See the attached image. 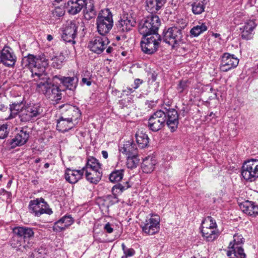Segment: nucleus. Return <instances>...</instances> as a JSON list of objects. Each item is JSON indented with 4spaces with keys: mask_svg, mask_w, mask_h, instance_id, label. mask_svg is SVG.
<instances>
[{
    "mask_svg": "<svg viewBox=\"0 0 258 258\" xmlns=\"http://www.w3.org/2000/svg\"><path fill=\"white\" fill-rule=\"evenodd\" d=\"M9 111L10 113L5 119L13 118L18 115L22 122H27L40 116L43 109L39 104H24L22 101L10 104Z\"/></svg>",
    "mask_w": 258,
    "mask_h": 258,
    "instance_id": "1",
    "label": "nucleus"
},
{
    "mask_svg": "<svg viewBox=\"0 0 258 258\" xmlns=\"http://www.w3.org/2000/svg\"><path fill=\"white\" fill-rule=\"evenodd\" d=\"M22 63L24 67L31 69V76L37 82L48 77L45 71L48 62L44 54L38 55L29 54L23 58Z\"/></svg>",
    "mask_w": 258,
    "mask_h": 258,
    "instance_id": "2",
    "label": "nucleus"
},
{
    "mask_svg": "<svg viewBox=\"0 0 258 258\" xmlns=\"http://www.w3.org/2000/svg\"><path fill=\"white\" fill-rule=\"evenodd\" d=\"M37 89L51 100L57 101L61 99V90L50 83L48 77L37 81Z\"/></svg>",
    "mask_w": 258,
    "mask_h": 258,
    "instance_id": "3",
    "label": "nucleus"
},
{
    "mask_svg": "<svg viewBox=\"0 0 258 258\" xmlns=\"http://www.w3.org/2000/svg\"><path fill=\"white\" fill-rule=\"evenodd\" d=\"M97 29L98 33L105 36L112 29L113 25L112 15L108 9L102 10L96 19Z\"/></svg>",
    "mask_w": 258,
    "mask_h": 258,
    "instance_id": "4",
    "label": "nucleus"
},
{
    "mask_svg": "<svg viewBox=\"0 0 258 258\" xmlns=\"http://www.w3.org/2000/svg\"><path fill=\"white\" fill-rule=\"evenodd\" d=\"M202 236L207 241H213L219 236V231L215 220L208 216L202 222L201 226Z\"/></svg>",
    "mask_w": 258,
    "mask_h": 258,
    "instance_id": "5",
    "label": "nucleus"
},
{
    "mask_svg": "<svg viewBox=\"0 0 258 258\" xmlns=\"http://www.w3.org/2000/svg\"><path fill=\"white\" fill-rule=\"evenodd\" d=\"M160 25V20L157 15L148 17L139 26V32L143 36L158 34L157 31Z\"/></svg>",
    "mask_w": 258,
    "mask_h": 258,
    "instance_id": "6",
    "label": "nucleus"
},
{
    "mask_svg": "<svg viewBox=\"0 0 258 258\" xmlns=\"http://www.w3.org/2000/svg\"><path fill=\"white\" fill-rule=\"evenodd\" d=\"M163 39L172 48L177 47L185 42L182 30L177 27L169 28L164 33Z\"/></svg>",
    "mask_w": 258,
    "mask_h": 258,
    "instance_id": "7",
    "label": "nucleus"
},
{
    "mask_svg": "<svg viewBox=\"0 0 258 258\" xmlns=\"http://www.w3.org/2000/svg\"><path fill=\"white\" fill-rule=\"evenodd\" d=\"M241 175L244 180L249 182L258 178V160L252 159L245 161L241 167Z\"/></svg>",
    "mask_w": 258,
    "mask_h": 258,
    "instance_id": "8",
    "label": "nucleus"
},
{
    "mask_svg": "<svg viewBox=\"0 0 258 258\" xmlns=\"http://www.w3.org/2000/svg\"><path fill=\"white\" fill-rule=\"evenodd\" d=\"M161 41L158 34L144 36V39L141 42L142 50L146 54H152L157 51Z\"/></svg>",
    "mask_w": 258,
    "mask_h": 258,
    "instance_id": "9",
    "label": "nucleus"
},
{
    "mask_svg": "<svg viewBox=\"0 0 258 258\" xmlns=\"http://www.w3.org/2000/svg\"><path fill=\"white\" fill-rule=\"evenodd\" d=\"M160 217L157 215H152L147 218L141 226L143 231L146 234L153 235L159 231Z\"/></svg>",
    "mask_w": 258,
    "mask_h": 258,
    "instance_id": "10",
    "label": "nucleus"
},
{
    "mask_svg": "<svg viewBox=\"0 0 258 258\" xmlns=\"http://www.w3.org/2000/svg\"><path fill=\"white\" fill-rule=\"evenodd\" d=\"M166 115L165 111L159 110L155 112L149 118L148 126L153 132L161 130L166 122Z\"/></svg>",
    "mask_w": 258,
    "mask_h": 258,
    "instance_id": "11",
    "label": "nucleus"
},
{
    "mask_svg": "<svg viewBox=\"0 0 258 258\" xmlns=\"http://www.w3.org/2000/svg\"><path fill=\"white\" fill-rule=\"evenodd\" d=\"M59 108L61 110V116L78 123L81 115L78 108L70 104H64Z\"/></svg>",
    "mask_w": 258,
    "mask_h": 258,
    "instance_id": "12",
    "label": "nucleus"
},
{
    "mask_svg": "<svg viewBox=\"0 0 258 258\" xmlns=\"http://www.w3.org/2000/svg\"><path fill=\"white\" fill-rule=\"evenodd\" d=\"M29 209L37 216H39L44 213L51 214L52 213L51 209L48 208V205L42 198L31 201L29 204Z\"/></svg>",
    "mask_w": 258,
    "mask_h": 258,
    "instance_id": "13",
    "label": "nucleus"
},
{
    "mask_svg": "<svg viewBox=\"0 0 258 258\" xmlns=\"http://www.w3.org/2000/svg\"><path fill=\"white\" fill-rule=\"evenodd\" d=\"M109 43L105 36H95L89 43L88 47L93 52L100 54L103 52Z\"/></svg>",
    "mask_w": 258,
    "mask_h": 258,
    "instance_id": "14",
    "label": "nucleus"
},
{
    "mask_svg": "<svg viewBox=\"0 0 258 258\" xmlns=\"http://www.w3.org/2000/svg\"><path fill=\"white\" fill-rule=\"evenodd\" d=\"M238 63L239 60L234 56V55L230 54L229 53H225L221 58L220 66V70L224 72H227L236 68Z\"/></svg>",
    "mask_w": 258,
    "mask_h": 258,
    "instance_id": "15",
    "label": "nucleus"
},
{
    "mask_svg": "<svg viewBox=\"0 0 258 258\" xmlns=\"http://www.w3.org/2000/svg\"><path fill=\"white\" fill-rule=\"evenodd\" d=\"M135 19L130 14H126L121 17L117 24L118 31L121 32H128L135 26Z\"/></svg>",
    "mask_w": 258,
    "mask_h": 258,
    "instance_id": "16",
    "label": "nucleus"
},
{
    "mask_svg": "<svg viewBox=\"0 0 258 258\" xmlns=\"http://www.w3.org/2000/svg\"><path fill=\"white\" fill-rule=\"evenodd\" d=\"M77 27L75 22H68L65 25L62 34V39L67 42H72L75 44L74 40L77 35Z\"/></svg>",
    "mask_w": 258,
    "mask_h": 258,
    "instance_id": "17",
    "label": "nucleus"
},
{
    "mask_svg": "<svg viewBox=\"0 0 258 258\" xmlns=\"http://www.w3.org/2000/svg\"><path fill=\"white\" fill-rule=\"evenodd\" d=\"M0 60L4 65L12 67L16 62V56L12 48L5 47L1 51Z\"/></svg>",
    "mask_w": 258,
    "mask_h": 258,
    "instance_id": "18",
    "label": "nucleus"
},
{
    "mask_svg": "<svg viewBox=\"0 0 258 258\" xmlns=\"http://www.w3.org/2000/svg\"><path fill=\"white\" fill-rule=\"evenodd\" d=\"M166 124L171 132L175 131L177 128L178 121V114L177 111L174 109L166 110Z\"/></svg>",
    "mask_w": 258,
    "mask_h": 258,
    "instance_id": "19",
    "label": "nucleus"
},
{
    "mask_svg": "<svg viewBox=\"0 0 258 258\" xmlns=\"http://www.w3.org/2000/svg\"><path fill=\"white\" fill-rule=\"evenodd\" d=\"M256 24L254 20H248L244 23V25L240 28L241 37L246 40L251 39L253 35V30Z\"/></svg>",
    "mask_w": 258,
    "mask_h": 258,
    "instance_id": "20",
    "label": "nucleus"
},
{
    "mask_svg": "<svg viewBox=\"0 0 258 258\" xmlns=\"http://www.w3.org/2000/svg\"><path fill=\"white\" fill-rule=\"evenodd\" d=\"M239 206L241 210L248 215L256 216L258 215V205L252 202L245 201Z\"/></svg>",
    "mask_w": 258,
    "mask_h": 258,
    "instance_id": "21",
    "label": "nucleus"
},
{
    "mask_svg": "<svg viewBox=\"0 0 258 258\" xmlns=\"http://www.w3.org/2000/svg\"><path fill=\"white\" fill-rule=\"evenodd\" d=\"M233 238L234 243H232V242H231L229 243L227 252H230L231 253H235V254L238 255L237 251L239 250H241L243 255H244V258H246V255L244 252V250L240 245V244L243 243L244 242V239L242 236L241 235L236 234L234 235Z\"/></svg>",
    "mask_w": 258,
    "mask_h": 258,
    "instance_id": "22",
    "label": "nucleus"
},
{
    "mask_svg": "<svg viewBox=\"0 0 258 258\" xmlns=\"http://www.w3.org/2000/svg\"><path fill=\"white\" fill-rule=\"evenodd\" d=\"M87 0H69L67 8L69 14L76 15L79 13L84 7Z\"/></svg>",
    "mask_w": 258,
    "mask_h": 258,
    "instance_id": "23",
    "label": "nucleus"
},
{
    "mask_svg": "<svg viewBox=\"0 0 258 258\" xmlns=\"http://www.w3.org/2000/svg\"><path fill=\"white\" fill-rule=\"evenodd\" d=\"M77 124L78 123L76 122L60 116L57 120L56 128L59 132L64 133L74 128Z\"/></svg>",
    "mask_w": 258,
    "mask_h": 258,
    "instance_id": "24",
    "label": "nucleus"
},
{
    "mask_svg": "<svg viewBox=\"0 0 258 258\" xmlns=\"http://www.w3.org/2000/svg\"><path fill=\"white\" fill-rule=\"evenodd\" d=\"M13 233L24 240V242L34 236V232L31 228L27 227H16L13 230Z\"/></svg>",
    "mask_w": 258,
    "mask_h": 258,
    "instance_id": "25",
    "label": "nucleus"
},
{
    "mask_svg": "<svg viewBox=\"0 0 258 258\" xmlns=\"http://www.w3.org/2000/svg\"><path fill=\"white\" fill-rule=\"evenodd\" d=\"M84 172L81 170H73L67 168L65 172V178L69 182L74 184L82 178Z\"/></svg>",
    "mask_w": 258,
    "mask_h": 258,
    "instance_id": "26",
    "label": "nucleus"
},
{
    "mask_svg": "<svg viewBox=\"0 0 258 258\" xmlns=\"http://www.w3.org/2000/svg\"><path fill=\"white\" fill-rule=\"evenodd\" d=\"M29 137V134L23 130H21L12 140L11 145L12 147L20 146L25 144Z\"/></svg>",
    "mask_w": 258,
    "mask_h": 258,
    "instance_id": "27",
    "label": "nucleus"
},
{
    "mask_svg": "<svg viewBox=\"0 0 258 258\" xmlns=\"http://www.w3.org/2000/svg\"><path fill=\"white\" fill-rule=\"evenodd\" d=\"M157 161L152 156H149L143 159L142 169L144 173H150L154 171Z\"/></svg>",
    "mask_w": 258,
    "mask_h": 258,
    "instance_id": "28",
    "label": "nucleus"
},
{
    "mask_svg": "<svg viewBox=\"0 0 258 258\" xmlns=\"http://www.w3.org/2000/svg\"><path fill=\"white\" fill-rule=\"evenodd\" d=\"M120 151L128 156L137 155L138 154L137 145L132 140L125 142Z\"/></svg>",
    "mask_w": 258,
    "mask_h": 258,
    "instance_id": "29",
    "label": "nucleus"
},
{
    "mask_svg": "<svg viewBox=\"0 0 258 258\" xmlns=\"http://www.w3.org/2000/svg\"><path fill=\"white\" fill-rule=\"evenodd\" d=\"M96 169H102V164L94 157L92 156L88 157L87 159L85 166L82 168L83 172Z\"/></svg>",
    "mask_w": 258,
    "mask_h": 258,
    "instance_id": "30",
    "label": "nucleus"
},
{
    "mask_svg": "<svg viewBox=\"0 0 258 258\" xmlns=\"http://www.w3.org/2000/svg\"><path fill=\"white\" fill-rule=\"evenodd\" d=\"M86 179L90 183L97 184L102 176V169L84 171Z\"/></svg>",
    "mask_w": 258,
    "mask_h": 258,
    "instance_id": "31",
    "label": "nucleus"
},
{
    "mask_svg": "<svg viewBox=\"0 0 258 258\" xmlns=\"http://www.w3.org/2000/svg\"><path fill=\"white\" fill-rule=\"evenodd\" d=\"M166 0H146V9L151 13H156L164 5Z\"/></svg>",
    "mask_w": 258,
    "mask_h": 258,
    "instance_id": "32",
    "label": "nucleus"
},
{
    "mask_svg": "<svg viewBox=\"0 0 258 258\" xmlns=\"http://www.w3.org/2000/svg\"><path fill=\"white\" fill-rule=\"evenodd\" d=\"M84 7L83 11L84 18L88 20L94 18L96 15V11L93 2L91 0L88 2L86 1Z\"/></svg>",
    "mask_w": 258,
    "mask_h": 258,
    "instance_id": "33",
    "label": "nucleus"
},
{
    "mask_svg": "<svg viewBox=\"0 0 258 258\" xmlns=\"http://www.w3.org/2000/svg\"><path fill=\"white\" fill-rule=\"evenodd\" d=\"M73 223L72 217L70 216H64L60 220L55 223L54 226V230L58 229L60 230H63L66 228L71 225Z\"/></svg>",
    "mask_w": 258,
    "mask_h": 258,
    "instance_id": "34",
    "label": "nucleus"
},
{
    "mask_svg": "<svg viewBox=\"0 0 258 258\" xmlns=\"http://www.w3.org/2000/svg\"><path fill=\"white\" fill-rule=\"evenodd\" d=\"M136 139L139 147L143 149L148 146L149 138L145 133L141 131H138L136 134Z\"/></svg>",
    "mask_w": 258,
    "mask_h": 258,
    "instance_id": "35",
    "label": "nucleus"
},
{
    "mask_svg": "<svg viewBox=\"0 0 258 258\" xmlns=\"http://www.w3.org/2000/svg\"><path fill=\"white\" fill-rule=\"evenodd\" d=\"M11 245L17 249L20 250H22V247H23L24 249H27V248H29L32 245H30V243L28 242V244H26L25 242H24V240L18 236L14 234L11 241Z\"/></svg>",
    "mask_w": 258,
    "mask_h": 258,
    "instance_id": "36",
    "label": "nucleus"
},
{
    "mask_svg": "<svg viewBox=\"0 0 258 258\" xmlns=\"http://www.w3.org/2000/svg\"><path fill=\"white\" fill-rule=\"evenodd\" d=\"M59 79L68 89L73 90L76 88L77 80L75 77H61Z\"/></svg>",
    "mask_w": 258,
    "mask_h": 258,
    "instance_id": "37",
    "label": "nucleus"
},
{
    "mask_svg": "<svg viewBox=\"0 0 258 258\" xmlns=\"http://www.w3.org/2000/svg\"><path fill=\"white\" fill-rule=\"evenodd\" d=\"M207 30L205 23L199 22L198 25L194 26L190 31L191 35L197 37Z\"/></svg>",
    "mask_w": 258,
    "mask_h": 258,
    "instance_id": "38",
    "label": "nucleus"
},
{
    "mask_svg": "<svg viewBox=\"0 0 258 258\" xmlns=\"http://www.w3.org/2000/svg\"><path fill=\"white\" fill-rule=\"evenodd\" d=\"M204 1H197L191 5L192 12L194 14L199 15L204 11L205 8Z\"/></svg>",
    "mask_w": 258,
    "mask_h": 258,
    "instance_id": "39",
    "label": "nucleus"
},
{
    "mask_svg": "<svg viewBox=\"0 0 258 258\" xmlns=\"http://www.w3.org/2000/svg\"><path fill=\"white\" fill-rule=\"evenodd\" d=\"M124 170H115L112 171L109 175V180L112 182H117L120 181L123 178Z\"/></svg>",
    "mask_w": 258,
    "mask_h": 258,
    "instance_id": "40",
    "label": "nucleus"
},
{
    "mask_svg": "<svg viewBox=\"0 0 258 258\" xmlns=\"http://www.w3.org/2000/svg\"><path fill=\"white\" fill-rule=\"evenodd\" d=\"M52 66L56 69H60L62 66V63L64 60V57L62 55H59L52 57Z\"/></svg>",
    "mask_w": 258,
    "mask_h": 258,
    "instance_id": "41",
    "label": "nucleus"
},
{
    "mask_svg": "<svg viewBox=\"0 0 258 258\" xmlns=\"http://www.w3.org/2000/svg\"><path fill=\"white\" fill-rule=\"evenodd\" d=\"M139 161L137 155L127 156L126 165L128 168L133 169L138 165Z\"/></svg>",
    "mask_w": 258,
    "mask_h": 258,
    "instance_id": "42",
    "label": "nucleus"
},
{
    "mask_svg": "<svg viewBox=\"0 0 258 258\" xmlns=\"http://www.w3.org/2000/svg\"><path fill=\"white\" fill-rule=\"evenodd\" d=\"M9 133L8 125L7 124H0V139H4L7 138Z\"/></svg>",
    "mask_w": 258,
    "mask_h": 258,
    "instance_id": "43",
    "label": "nucleus"
},
{
    "mask_svg": "<svg viewBox=\"0 0 258 258\" xmlns=\"http://www.w3.org/2000/svg\"><path fill=\"white\" fill-rule=\"evenodd\" d=\"M105 202H108V205H112L118 202V199L115 195L112 194L106 197Z\"/></svg>",
    "mask_w": 258,
    "mask_h": 258,
    "instance_id": "44",
    "label": "nucleus"
},
{
    "mask_svg": "<svg viewBox=\"0 0 258 258\" xmlns=\"http://www.w3.org/2000/svg\"><path fill=\"white\" fill-rule=\"evenodd\" d=\"M64 7L63 6H60L55 8L53 12V14L56 17H61L64 14Z\"/></svg>",
    "mask_w": 258,
    "mask_h": 258,
    "instance_id": "45",
    "label": "nucleus"
},
{
    "mask_svg": "<svg viewBox=\"0 0 258 258\" xmlns=\"http://www.w3.org/2000/svg\"><path fill=\"white\" fill-rule=\"evenodd\" d=\"M121 247L124 254L127 256H133L135 253L134 249L133 248H127L124 243H122Z\"/></svg>",
    "mask_w": 258,
    "mask_h": 258,
    "instance_id": "46",
    "label": "nucleus"
},
{
    "mask_svg": "<svg viewBox=\"0 0 258 258\" xmlns=\"http://www.w3.org/2000/svg\"><path fill=\"white\" fill-rule=\"evenodd\" d=\"M238 255H236L235 253H231L230 252H227V255L228 258H244V255L242 253L241 250H239L237 251Z\"/></svg>",
    "mask_w": 258,
    "mask_h": 258,
    "instance_id": "47",
    "label": "nucleus"
},
{
    "mask_svg": "<svg viewBox=\"0 0 258 258\" xmlns=\"http://www.w3.org/2000/svg\"><path fill=\"white\" fill-rule=\"evenodd\" d=\"M187 81H181L178 85L177 89L179 93H182L187 88Z\"/></svg>",
    "mask_w": 258,
    "mask_h": 258,
    "instance_id": "48",
    "label": "nucleus"
},
{
    "mask_svg": "<svg viewBox=\"0 0 258 258\" xmlns=\"http://www.w3.org/2000/svg\"><path fill=\"white\" fill-rule=\"evenodd\" d=\"M130 187V185L128 184V182H126L125 183V185H123L122 184H119L118 186H114L113 188H118V189H119L120 190V191L121 192H122V191H123V190L126 189L127 188H128Z\"/></svg>",
    "mask_w": 258,
    "mask_h": 258,
    "instance_id": "49",
    "label": "nucleus"
},
{
    "mask_svg": "<svg viewBox=\"0 0 258 258\" xmlns=\"http://www.w3.org/2000/svg\"><path fill=\"white\" fill-rule=\"evenodd\" d=\"M104 228L105 230V231L108 233H111L113 231V229L111 227V225L109 223H107L104 226Z\"/></svg>",
    "mask_w": 258,
    "mask_h": 258,
    "instance_id": "50",
    "label": "nucleus"
},
{
    "mask_svg": "<svg viewBox=\"0 0 258 258\" xmlns=\"http://www.w3.org/2000/svg\"><path fill=\"white\" fill-rule=\"evenodd\" d=\"M142 82H143L142 81L139 79H136L134 81V83H135V86L134 87V88L135 89L138 88L139 87V86H140V85H141L142 83Z\"/></svg>",
    "mask_w": 258,
    "mask_h": 258,
    "instance_id": "51",
    "label": "nucleus"
},
{
    "mask_svg": "<svg viewBox=\"0 0 258 258\" xmlns=\"http://www.w3.org/2000/svg\"><path fill=\"white\" fill-rule=\"evenodd\" d=\"M82 82L84 84H86L88 86L91 85V82L90 81L89 79L83 78L82 80Z\"/></svg>",
    "mask_w": 258,
    "mask_h": 258,
    "instance_id": "52",
    "label": "nucleus"
},
{
    "mask_svg": "<svg viewBox=\"0 0 258 258\" xmlns=\"http://www.w3.org/2000/svg\"><path fill=\"white\" fill-rule=\"evenodd\" d=\"M8 110V107L4 104H0V111L5 112Z\"/></svg>",
    "mask_w": 258,
    "mask_h": 258,
    "instance_id": "53",
    "label": "nucleus"
},
{
    "mask_svg": "<svg viewBox=\"0 0 258 258\" xmlns=\"http://www.w3.org/2000/svg\"><path fill=\"white\" fill-rule=\"evenodd\" d=\"M101 153L104 158L107 159L108 158V153L107 151H102Z\"/></svg>",
    "mask_w": 258,
    "mask_h": 258,
    "instance_id": "54",
    "label": "nucleus"
},
{
    "mask_svg": "<svg viewBox=\"0 0 258 258\" xmlns=\"http://www.w3.org/2000/svg\"><path fill=\"white\" fill-rule=\"evenodd\" d=\"M112 50H113V48L109 46L107 48L106 51L107 53H110L112 51Z\"/></svg>",
    "mask_w": 258,
    "mask_h": 258,
    "instance_id": "55",
    "label": "nucleus"
},
{
    "mask_svg": "<svg viewBox=\"0 0 258 258\" xmlns=\"http://www.w3.org/2000/svg\"><path fill=\"white\" fill-rule=\"evenodd\" d=\"M47 39L48 41H50L53 39V37L51 35H48L47 36Z\"/></svg>",
    "mask_w": 258,
    "mask_h": 258,
    "instance_id": "56",
    "label": "nucleus"
},
{
    "mask_svg": "<svg viewBox=\"0 0 258 258\" xmlns=\"http://www.w3.org/2000/svg\"><path fill=\"white\" fill-rule=\"evenodd\" d=\"M251 2L252 1H254V4L253 5H255V7H258V5H257V1H258V0H251Z\"/></svg>",
    "mask_w": 258,
    "mask_h": 258,
    "instance_id": "57",
    "label": "nucleus"
},
{
    "mask_svg": "<svg viewBox=\"0 0 258 258\" xmlns=\"http://www.w3.org/2000/svg\"><path fill=\"white\" fill-rule=\"evenodd\" d=\"M44 167H45V168H48V167H49V163H45V164H44Z\"/></svg>",
    "mask_w": 258,
    "mask_h": 258,
    "instance_id": "58",
    "label": "nucleus"
},
{
    "mask_svg": "<svg viewBox=\"0 0 258 258\" xmlns=\"http://www.w3.org/2000/svg\"><path fill=\"white\" fill-rule=\"evenodd\" d=\"M40 158H37L35 160V162L36 163H39L40 161Z\"/></svg>",
    "mask_w": 258,
    "mask_h": 258,
    "instance_id": "59",
    "label": "nucleus"
},
{
    "mask_svg": "<svg viewBox=\"0 0 258 258\" xmlns=\"http://www.w3.org/2000/svg\"><path fill=\"white\" fill-rule=\"evenodd\" d=\"M127 257V255H126L125 254H124V255H123L121 258H126Z\"/></svg>",
    "mask_w": 258,
    "mask_h": 258,
    "instance_id": "60",
    "label": "nucleus"
},
{
    "mask_svg": "<svg viewBox=\"0 0 258 258\" xmlns=\"http://www.w3.org/2000/svg\"><path fill=\"white\" fill-rule=\"evenodd\" d=\"M3 175L2 174L0 175V180L1 179Z\"/></svg>",
    "mask_w": 258,
    "mask_h": 258,
    "instance_id": "61",
    "label": "nucleus"
}]
</instances>
